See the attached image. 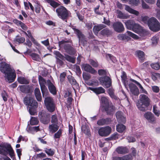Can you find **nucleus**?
<instances>
[{"instance_id":"36","label":"nucleus","mask_w":160,"mask_h":160,"mask_svg":"<svg viewBox=\"0 0 160 160\" xmlns=\"http://www.w3.org/2000/svg\"><path fill=\"white\" fill-rule=\"evenodd\" d=\"M39 121L37 117H31L30 121V123L31 125H35L38 124Z\"/></svg>"},{"instance_id":"28","label":"nucleus","mask_w":160,"mask_h":160,"mask_svg":"<svg viewBox=\"0 0 160 160\" xmlns=\"http://www.w3.org/2000/svg\"><path fill=\"white\" fill-rule=\"evenodd\" d=\"M130 80L132 82H134L136 83L137 86L139 87V89H140V91L141 93H144L146 94H148V92L147 91L144 89L142 85L138 82L137 81H136L132 79H131Z\"/></svg>"},{"instance_id":"64","label":"nucleus","mask_w":160,"mask_h":160,"mask_svg":"<svg viewBox=\"0 0 160 160\" xmlns=\"http://www.w3.org/2000/svg\"><path fill=\"white\" fill-rule=\"evenodd\" d=\"M20 91L22 92H25L26 91V86L25 85H21L19 86Z\"/></svg>"},{"instance_id":"53","label":"nucleus","mask_w":160,"mask_h":160,"mask_svg":"<svg viewBox=\"0 0 160 160\" xmlns=\"http://www.w3.org/2000/svg\"><path fill=\"white\" fill-rule=\"evenodd\" d=\"M139 2V0H129V4L133 5H137Z\"/></svg>"},{"instance_id":"17","label":"nucleus","mask_w":160,"mask_h":160,"mask_svg":"<svg viewBox=\"0 0 160 160\" xmlns=\"http://www.w3.org/2000/svg\"><path fill=\"white\" fill-rule=\"evenodd\" d=\"M128 86H129L132 93L135 95H138L139 94V91L138 88L134 84L129 83Z\"/></svg>"},{"instance_id":"1","label":"nucleus","mask_w":160,"mask_h":160,"mask_svg":"<svg viewBox=\"0 0 160 160\" xmlns=\"http://www.w3.org/2000/svg\"><path fill=\"white\" fill-rule=\"evenodd\" d=\"M0 71L4 74V77L8 82L11 83L14 81L16 74L9 64L4 62H0Z\"/></svg>"},{"instance_id":"37","label":"nucleus","mask_w":160,"mask_h":160,"mask_svg":"<svg viewBox=\"0 0 160 160\" xmlns=\"http://www.w3.org/2000/svg\"><path fill=\"white\" fill-rule=\"evenodd\" d=\"M18 82L21 84H28L29 81L23 77H19L18 78Z\"/></svg>"},{"instance_id":"24","label":"nucleus","mask_w":160,"mask_h":160,"mask_svg":"<svg viewBox=\"0 0 160 160\" xmlns=\"http://www.w3.org/2000/svg\"><path fill=\"white\" fill-rule=\"evenodd\" d=\"M125 9L129 13L136 16H138L139 15V12L138 11L132 9L127 5H125Z\"/></svg>"},{"instance_id":"44","label":"nucleus","mask_w":160,"mask_h":160,"mask_svg":"<svg viewBox=\"0 0 160 160\" xmlns=\"http://www.w3.org/2000/svg\"><path fill=\"white\" fill-rule=\"evenodd\" d=\"M98 73L99 75L102 76V77L107 76L108 72L106 70L103 69H100L98 71Z\"/></svg>"},{"instance_id":"27","label":"nucleus","mask_w":160,"mask_h":160,"mask_svg":"<svg viewBox=\"0 0 160 160\" xmlns=\"http://www.w3.org/2000/svg\"><path fill=\"white\" fill-rule=\"evenodd\" d=\"M125 24L128 29H132L135 24L134 22L132 20H128L125 22Z\"/></svg>"},{"instance_id":"48","label":"nucleus","mask_w":160,"mask_h":160,"mask_svg":"<svg viewBox=\"0 0 160 160\" xmlns=\"http://www.w3.org/2000/svg\"><path fill=\"white\" fill-rule=\"evenodd\" d=\"M118 38L119 39L122 40L128 39V36L124 34H119L118 36Z\"/></svg>"},{"instance_id":"51","label":"nucleus","mask_w":160,"mask_h":160,"mask_svg":"<svg viewBox=\"0 0 160 160\" xmlns=\"http://www.w3.org/2000/svg\"><path fill=\"white\" fill-rule=\"evenodd\" d=\"M35 6L36 12L37 13H39L40 11L41 8L39 2H37L36 3V5Z\"/></svg>"},{"instance_id":"47","label":"nucleus","mask_w":160,"mask_h":160,"mask_svg":"<svg viewBox=\"0 0 160 160\" xmlns=\"http://www.w3.org/2000/svg\"><path fill=\"white\" fill-rule=\"evenodd\" d=\"M151 41L152 45H156L159 41V38L157 37L154 36L152 38Z\"/></svg>"},{"instance_id":"26","label":"nucleus","mask_w":160,"mask_h":160,"mask_svg":"<svg viewBox=\"0 0 160 160\" xmlns=\"http://www.w3.org/2000/svg\"><path fill=\"white\" fill-rule=\"evenodd\" d=\"M116 13L117 17L121 19H127L129 18V15L123 13L121 11L119 10L117 11Z\"/></svg>"},{"instance_id":"9","label":"nucleus","mask_w":160,"mask_h":160,"mask_svg":"<svg viewBox=\"0 0 160 160\" xmlns=\"http://www.w3.org/2000/svg\"><path fill=\"white\" fill-rule=\"evenodd\" d=\"M24 103L26 105L29 106L34 108H36L38 107V103L32 97H25Z\"/></svg>"},{"instance_id":"12","label":"nucleus","mask_w":160,"mask_h":160,"mask_svg":"<svg viewBox=\"0 0 160 160\" xmlns=\"http://www.w3.org/2000/svg\"><path fill=\"white\" fill-rule=\"evenodd\" d=\"M39 117L40 120L42 123L45 124L48 123L49 121V117L44 112H41L39 113Z\"/></svg>"},{"instance_id":"4","label":"nucleus","mask_w":160,"mask_h":160,"mask_svg":"<svg viewBox=\"0 0 160 160\" xmlns=\"http://www.w3.org/2000/svg\"><path fill=\"white\" fill-rule=\"evenodd\" d=\"M56 12L59 18L63 20L67 18L70 14V12L63 6H61L57 8Z\"/></svg>"},{"instance_id":"40","label":"nucleus","mask_w":160,"mask_h":160,"mask_svg":"<svg viewBox=\"0 0 160 160\" xmlns=\"http://www.w3.org/2000/svg\"><path fill=\"white\" fill-rule=\"evenodd\" d=\"M74 31L78 36V38H79V42L82 41V40L84 39V36L81 33L80 31L77 29H74Z\"/></svg>"},{"instance_id":"45","label":"nucleus","mask_w":160,"mask_h":160,"mask_svg":"<svg viewBox=\"0 0 160 160\" xmlns=\"http://www.w3.org/2000/svg\"><path fill=\"white\" fill-rule=\"evenodd\" d=\"M45 1L48 3H49L51 6L54 8L57 7L58 5V4L57 2L52 0H45Z\"/></svg>"},{"instance_id":"49","label":"nucleus","mask_w":160,"mask_h":160,"mask_svg":"<svg viewBox=\"0 0 160 160\" xmlns=\"http://www.w3.org/2000/svg\"><path fill=\"white\" fill-rule=\"evenodd\" d=\"M89 62L93 67H97L98 66V64L97 61L90 59L89 60Z\"/></svg>"},{"instance_id":"56","label":"nucleus","mask_w":160,"mask_h":160,"mask_svg":"<svg viewBox=\"0 0 160 160\" xmlns=\"http://www.w3.org/2000/svg\"><path fill=\"white\" fill-rule=\"evenodd\" d=\"M45 152L49 155L52 156L54 154L53 151L51 149H46Z\"/></svg>"},{"instance_id":"50","label":"nucleus","mask_w":160,"mask_h":160,"mask_svg":"<svg viewBox=\"0 0 160 160\" xmlns=\"http://www.w3.org/2000/svg\"><path fill=\"white\" fill-rule=\"evenodd\" d=\"M66 59L68 61L74 63L75 62V58L71 57L68 55L65 56Z\"/></svg>"},{"instance_id":"38","label":"nucleus","mask_w":160,"mask_h":160,"mask_svg":"<svg viewBox=\"0 0 160 160\" xmlns=\"http://www.w3.org/2000/svg\"><path fill=\"white\" fill-rule=\"evenodd\" d=\"M54 53L56 56V58L57 59V61L58 62H60V63H62V61L61 60H63L64 57L58 51H55L54 52Z\"/></svg>"},{"instance_id":"14","label":"nucleus","mask_w":160,"mask_h":160,"mask_svg":"<svg viewBox=\"0 0 160 160\" xmlns=\"http://www.w3.org/2000/svg\"><path fill=\"white\" fill-rule=\"evenodd\" d=\"M144 118L150 122L152 123L156 120L154 115L151 112H148L144 115Z\"/></svg>"},{"instance_id":"52","label":"nucleus","mask_w":160,"mask_h":160,"mask_svg":"<svg viewBox=\"0 0 160 160\" xmlns=\"http://www.w3.org/2000/svg\"><path fill=\"white\" fill-rule=\"evenodd\" d=\"M151 66L153 69L157 70H158L160 68V65L157 63H152L151 64Z\"/></svg>"},{"instance_id":"59","label":"nucleus","mask_w":160,"mask_h":160,"mask_svg":"<svg viewBox=\"0 0 160 160\" xmlns=\"http://www.w3.org/2000/svg\"><path fill=\"white\" fill-rule=\"evenodd\" d=\"M152 91L155 92H158L159 91V88L157 86H154L152 87Z\"/></svg>"},{"instance_id":"16","label":"nucleus","mask_w":160,"mask_h":160,"mask_svg":"<svg viewBox=\"0 0 160 160\" xmlns=\"http://www.w3.org/2000/svg\"><path fill=\"white\" fill-rule=\"evenodd\" d=\"M150 101V99L147 95L144 94H142L140 95L139 99L138 102L142 103H144L149 105Z\"/></svg>"},{"instance_id":"11","label":"nucleus","mask_w":160,"mask_h":160,"mask_svg":"<svg viewBox=\"0 0 160 160\" xmlns=\"http://www.w3.org/2000/svg\"><path fill=\"white\" fill-rule=\"evenodd\" d=\"M111 129L109 126L101 128L98 131V134L102 136H107L111 132Z\"/></svg>"},{"instance_id":"34","label":"nucleus","mask_w":160,"mask_h":160,"mask_svg":"<svg viewBox=\"0 0 160 160\" xmlns=\"http://www.w3.org/2000/svg\"><path fill=\"white\" fill-rule=\"evenodd\" d=\"M82 132L88 136L90 135V130L89 127L83 125L82 127Z\"/></svg>"},{"instance_id":"10","label":"nucleus","mask_w":160,"mask_h":160,"mask_svg":"<svg viewBox=\"0 0 160 160\" xmlns=\"http://www.w3.org/2000/svg\"><path fill=\"white\" fill-rule=\"evenodd\" d=\"M65 41H62L59 42V45L60 47H63L66 51L70 54H72L74 49L69 45L66 43Z\"/></svg>"},{"instance_id":"29","label":"nucleus","mask_w":160,"mask_h":160,"mask_svg":"<svg viewBox=\"0 0 160 160\" xmlns=\"http://www.w3.org/2000/svg\"><path fill=\"white\" fill-rule=\"evenodd\" d=\"M136 55L141 62H143L144 59V54L143 52L138 50L136 51Z\"/></svg>"},{"instance_id":"5","label":"nucleus","mask_w":160,"mask_h":160,"mask_svg":"<svg viewBox=\"0 0 160 160\" xmlns=\"http://www.w3.org/2000/svg\"><path fill=\"white\" fill-rule=\"evenodd\" d=\"M38 79L43 96L44 97L47 95L48 93V90L45 86L46 82L45 80L40 76H39Z\"/></svg>"},{"instance_id":"6","label":"nucleus","mask_w":160,"mask_h":160,"mask_svg":"<svg viewBox=\"0 0 160 160\" xmlns=\"http://www.w3.org/2000/svg\"><path fill=\"white\" fill-rule=\"evenodd\" d=\"M44 103L47 109L50 112H52L55 110V106L52 99L50 97H47L45 98Z\"/></svg>"},{"instance_id":"39","label":"nucleus","mask_w":160,"mask_h":160,"mask_svg":"<svg viewBox=\"0 0 160 160\" xmlns=\"http://www.w3.org/2000/svg\"><path fill=\"white\" fill-rule=\"evenodd\" d=\"M101 33L103 36H108L111 34L112 32L108 29L105 28L101 31Z\"/></svg>"},{"instance_id":"3","label":"nucleus","mask_w":160,"mask_h":160,"mask_svg":"<svg viewBox=\"0 0 160 160\" xmlns=\"http://www.w3.org/2000/svg\"><path fill=\"white\" fill-rule=\"evenodd\" d=\"M148 24L149 28L153 31H158L160 29V24L154 18H152L148 19Z\"/></svg>"},{"instance_id":"15","label":"nucleus","mask_w":160,"mask_h":160,"mask_svg":"<svg viewBox=\"0 0 160 160\" xmlns=\"http://www.w3.org/2000/svg\"><path fill=\"white\" fill-rule=\"evenodd\" d=\"M2 149L6 152H8L11 158H13L14 156V152L10 144L5 146Z\"/></svg>"},{"instance_id":"7","label":"nucleus","mask_w":160,"mask_h":160,"mask_svg":"<svg viewBox=\"0 0 160 160\" xmlns=\"http://www.w3.org/2000/svg\"><path fill=\"white\" fill-rule=\"evenodd\" d=\"M101 84L104 88H108L111 85V80L108 76L101 77L99 79Z\"/></svg>"},{"instance_id":"58","label":"nucleus","mask_w":160,"mask_h":160,"mask_svg":"<svg viewBox=\"0 0 160 160\" xmlns=\"http://www.w3.org/2000/svg\"><path fill=\"white\" fill-rule=\"evenodd\" d=\"M127 139L129 142H132L135 141V139L132 136H128L127 138Z\"/></svg>"},{"instance_id":"61","label":"nucleus","mask_w":160,"mask_h":160,"mask_svg":"<svg viewBox=\"0 0 160 160\" xmlns=\"http://www.w3.org/2000/svg\"><path fill=\"white\" fill-rule=\"evenodd\" d=\"M66 76V74L65 72H63L61 74L60 76V80L61 82H63Z\"/></svg>"},{"instance_id":"35","label":"nucleus","mask_w":160,"mask_h":160,"mask_svg":"<svg viewBox=\"0 0 160 160\" xmlns=\"http://www.w3.org/2000/svg\"><path fill=\"white\" fill-rule=\"evenodd\" d=\"M126 129V127L123 124H118L117 126L116 129L119 132H123Z\"/></svg>"},{"instance_id":"63","label":"nucleus","mask_w":160,"mask_h":160,"mask_svg":"<svg viewBox=\"0 0 160 160\" xmlns=\"http://www.w3.org/2000/svg\"><path fill=\"white\" fill-rule=\"evenodd\" d=\"M30 129L32 131H35L36 132L40 130L39 126L32 127L30 128Z\"/></svg>"},{"instance_id":"23","label":"nucleus","mask_w":160,"mask_h":160,"mask_svg":"<svg viewBox=\"0 0 160 160\" xmlns=\"http://www.w3.org/2000/svg\"><path fill=\"white\" fill-rule=\"evenodd\" d=\"M111 120L110 118H107L106 119H102L98 120L97 124L99 126H102L104 124H108L110 123Z\"/></svg>"},{"instance_id":"32","label":"nucleus","mask_w":160,"mask_h":160,"mask_svg":"<svg viewBox=\"0 0 160 160\" xmlns=\"http://www.w3.org/2000/svg\"><path fill=\"white\" fill-rule=\"evenodd\" d=\"M58 128V126L56 124L52 123L49 126V131L52 133L56 132Z\"/></svg>"},{"instance_id":"57","label":"nucleus","mask_w":160,"mask_h":160,"mask_svg":"<svg viewBox=\"0 0 160 160\" xmlns=\"http://www.w3.org/2000/svg\"><path fill=\"white\" fill-rule=\"evenodd\" d=\"M29 111L30 114L32 115H35V114L36 113V112L35 108H33L32 107L30 108Z\"/></svg>"},{"instance_id":"42","label":"nucleus","mask_w":160,"mask_h":160,"mask_svg":"<svg viewBox=\"0 0 160 160\" xmlns=\"http://www.w3.org/2000/svg\"><path fill=\"white\" fill-rule=\"evenodd\" d=\"M129 158L128 156L126 155L122 157H115L113 160H129Z\"/></svg>"},{"instance_id":"54","label":"nucleus","mask_w":160,"mask_h":160,"mask_svg":"<svg viewBox=\"0 0 160 160\" xmlns=\"http://www.w3.org/2000/svg\"><path fill=\"white\" fill-rule=\"evenodd\" d=\"M127 33L129 35L134 39H137L138 38V36L130 31H127Z\"/></svg>"},{"instance_id":"22","label":"nucleus","mask_w":160,"mask_h":160,"mask_svg":"<svg viewBox=\"0 0 160 160\" xmlns=\"http://www.w3.org/2000/svg\"><path fill=\"white\" fill-rule=\"evenodd\" d=\"M121 78L122 82L123 83L124 85L126 88L128 87V84L130 83V80L129 81L127 80V76L126 73L124 72H122V75H121Z\"/></svg>"},{"instance_id":"2","label":"nucleus","mask_w":160,"mask_h":160,"mask_svg":"<svg viewBox=\"0 0 160 160\" xmlns=\"http://www.w3.org/2000/svg\"><path fill=\"white\" fill-rule=\"evenodd\" d=\"M103 107L108 114H111L114 110V108L112 105L111 102L109 101L108 98L102 97L101 98Z\"/></svg>"},{"instance_id":"30","label":"nucleus","mask_w":160,"mask_h":160,"mask_svg":"<svg viewBox=\"0 0 160 160\" xmlns=\"http://www.w3.org/2000/svg\"><path fill=\"white\" fill-rule=\"evenodd\" d=\"M105 27V25L103 24H100L98 25L95 26L93 29V31L95 34H97L99 31Z\"/></svg>"},{"instance_id":"31","label":"nucleus","mask_w":160,"mask_h":160,"mask_svg":"<svg viewBox=\"0 0 160 160\" xmlns=\"http://www.w3.org/2000/svg\"><path fill=\"white\" fill-rule=\"evenodd\" d=\"M34 93L37 100L38 101H41L42 100V97L40 90L38 88H36L35 89Z\"/></svg>"},{"instance_id":"46","label":"nucleus","mask_w":160,"mask_h":160,"mask_svg":"<svg viewBox=\"0 0 160 160\" xmlns=\"http://www.w3.org/2000/svg\"><path fill=\"white\" fill-rule=\"evenodd\" d=\"M153 111L154 114L157 117H159L160 115V111L158 109L156 105H154L153 106Z\"/></svg>"},{"instance_id":"21","label":"nucleus","mask_w":160,"mask_h":160,"mask_svg":"<svg viewBox=\"0 0 160 160\" xmlns=\"http://www.w3.org/2000/svg\"><path fill=\"white\" fill-rule=\"evenodd\" d=\"M149 105L142 103L138 102L137 106L138 109L141 111L144 112L147 110V108Z\"/></svg>"},{"instance_id":"33","label":"nucleus","mask_w":160,"mask_h":160,"mask_svg":"<svg viewBox=\"0 0 160 160\" xmlns=\"http://www.w3.org/2000/svg\"><path fill=\"white\" fill-rule=\"evenodd\" d=\"M116 151L120 154H125L127 152V149L126 148L122 147L117 148Z\"/></svg>"},{"instance_id":"43","label":"nucleus","mask_w":160,"mask_h":160,"mask_svg":"<svg viewBox=\"0 0 160 160\" xmlns=\"http://www.w3.org/2000/svg\"><path fill=\"white\" fill-rule=\"evenodd\" d=\"M31 56L32 59L34 60L39 61L41 60L40 57L37 54H36L35 53H32L31 55Z\"/></svg>"},{"instance_id":"25","label":"nucleus","mask_w":160,"mask_h":160,"mask_svg":"<svg viewBox=\"0 0 160 160\" xmlns=\"http://www.w3.org/2000/svg\"><path fill=\"white\" fill-rule=\"evenodd\" d=\"M90 89L97 94L103 93L105 92V89L102 87L98 88H90Z\"/></svg>"},{"instance_id":"62","label":"nucleus","mask_w":160,"mask_h":160,"mask_svg":"<svg viewBox=\"0 0 160 160\" xmlns=\"http://www.w3.org/2000/svg\"><path fill=\"white\" fill-rule=\"evenodd\" d=\"M142 7L144 9H147L149 8V6L143 0H142Z\"/></svg>"},{"instance_id":"18","label":"nucleus","mask_w":160,"mask_h":160,"mask_svg":"<svg viewBox=\"0 0 160 160\" xmlns=\"http://www.w3.org/2000/svg\"><path fill=\"white\" fill-rule=\"evenodd\" d=\"M82 68L85 71L90 72L92 74H95L97 72L94 68L88 64H83L82 65Z\"/></svg>"},{"instance_id":"60","label":"nucleus","mask_w":160,"mask_h":160,"mask_svg":"<svg viewBox=\"0 0 160 160\" xmlns=\"http://www.w3.org/2000/svg\"><path fill=\"white\" fill-rule=\"evenodd\" d=\"M61 134V130L59 129L58 131L54 134V137L56 138H60Z\"/></svg>"},{"instance_id":"55","label":"nucleus","mask_w":160,"mask_h":160,"mask_svg":"<svg viewBox=\"0 0 160 160\" xmlns=\"http://www.w3.org/2000/svg\"><path fill=\"white\" fill-rule=\"evenodd\" d=\"M58 119L56 115H53L52 117L51 122L53 124H57Z\"/></svg>"},{"instance_id":"20","label":"nucleus","mask_w":160,"mask_h":160,"mask_svg":"<svg viewBox=\"0 0 160 160\" xmlns=\"http://www.w3.org/2000/svg\"><path fill=\"white\" fill-rule=\"evenodd\" d=\"M47 83L50 92L52 94H55L56 93V89L55 86L51 82L50 80H47Z\"/></svg>"},{"instance_id":"19","label":"nucleus","mask_w":160,"mask_h":160,"mask_svg":"<svg viewBox=\"0 0 160 160\" xmlns=\"http://www.w3.org/2000/svg\"><path fill=\"white\" fill-rule=\"evenodd\" d=\"M116 117L119 123H124L126 121L125 118L123 116V113L121 112L118 111L117 112Z\"/></svg>"},{"instance_id":"8","label":"nucleus","mask_w":160,"mask_h":160,"mask_svg":"<svg viewBox=\"0 0 160 160\" xmlns=\"http://www.w3.org/2000/svg\"><path fill=\"white\" fill-rule=\"evenodd\" d=\"M132 29L142 37L145 36L148 33L146 30L138 24L135 23Z\"/></svg>"},{"instance_id":"41","label":"nucleus","mask_w":160,"mask_h":160,"mask_svg":"<svg viewBox=\"0 0 160 160\" xmlns=\"http://www.w3.org/2000/svg\"><path fill=\"white\" fill-rule=\"evenodd\" d=\"M68 81L72 85H77V83L76 80L74 79V78L72 76H68Z\"/></svg>"},{"instance_id":"13","label":"nucleus","mask_w":160,"mask_h":160,"mask_svg":"<svg viewBox=\"0 0 160 160\" xmlns=\"http://www.w3.org/2000/svg\"><path fill=\"white\" fill-rule=\"evenodd\" d=\"M113 27L115 31L118 32H121L124 30L123 25L120 22L114 23L113 24Z\"/></svg>"}]
</instances>
